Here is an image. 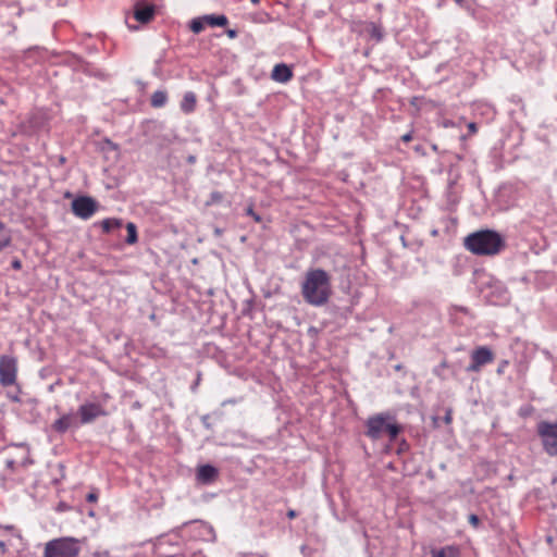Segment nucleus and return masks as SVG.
Segmentation results:
<instances>
[{
    "label": "nucleus",
    "instance_id": "f257e3e1",
    "mask_svg": "<svg viewBox=\"0 0 557 557\" xmlns=\"http://www.w3.org/2000/svg\"><path fill=\"white\" fill-rule=\"evenodd\" d=\"M332 295L331 275L323 269H309L301 283V296L304 300L313 306H324Z\"/></svg>",
    "mask_w": 557,
    "mask_h": 557
},
{
    "label": "nucleus",
    "instance_id": "f03ea898",
    "mask_svg": "<svg viewBox=\"0 0 557 557\" xmlns=\"http://www.w3.org/2000/svg\"><path fill=\"white\" fill-rule=\"evenodd\" d=\"M465 247L478 256H494L505 248V239L496 231L481 230L465 238Z\"/></svg>",
    "mask_w": 557,
    "mask_h": 557
},
{
    "label": "nucleus",
    "instance_id": "7ed1b4c3",
    "mask_svg": "<svg viewBox=\"0 0 557 557\" xmlns=\"http://www.w3.org/2000/svg\"><path fill=\"white\" fill-rule=\"evenodd\" d=\"M23 450L20 458L9 457L5 459V468L0 474V485L2 488L8 490L12 486V483L20 481L18 471L26 469L33 463L29 456V448L26 444L14 445Z\"/></svg>",
    "mask_w": 557,
    "mask_h": 557
},
{
    "label": "nucleus",
    "instance_id": "20e7f679",
    "mask_svg": "<svg viewBox=\"0 0 557 557\" xmlns=\"http://www.w3.org/2000/svg\"><path fill=\"white\" fill-rule=\"evenodd\" d=\"M82 540L63 536L45 544L42 557H77L82 550Z\"/></svg>",
    "mask_w": 557,
    "mask_h": 557
},
{
    "label": "nucleus",
    "instance_id": "39448f33",
    "mask_svg": "<svg viewBox=\"0 0 557 557\" xmlns=\"http://www.w3.org/2000/svg\"><path fill=\"white\" fill-rule=\"evenodd\" d=\"M545 453L549 456H557V422L542 421L537 424Z\"/></svg>",
    "mask_w": 557,
    "mask_h": 557
},
{
    "label": "nucleus",
    "instance_id": "423d86ee",
    "mask_svg": "<svg viewBox=\"0 0 557 557\" xmlns=\"http://www.w3.org/2000/svg\"><path fill=\"white\" fill-rule=\"evenodd\" d=\"M17 360L13 356H0V385L3 387L12 386L16 383Z\"/></svg>",
    "mask_w": 557,
    "mask_h": 557
},
{
    "label": "nucleus",
    "instance_id": "0eeeda50",
    "mask_svg": "<svg viewBox=\"0 0 557 557\" xmlns=\"http://www.w3.org/2000/svg\"><path fill=\"white\" fill-rule=\"evenodd\" d=\"M391 420H393V417L389 413H379L370 417L366 423V435L372 440L380 438L385 433Z\"/></svg>",
    "mask_w": 557,
    "mask_h": 557
},
{
    "label": "nucleus",
    "instance_id": "6e6552de",
    "mask_svg": "<svg viewBox=\"0 0 557 557\" xmlns=\"http://www.w3.org/2000/svg\"><path fill=\"white\" fill-rule=\"evenodd\" d=\"M108 414L104 407L98 403H84L78 407L77 416L81 425L92 423L100 417Z\"/></svg>",
    "mask_w": 557,
    "mask_h": 557
},
{
    "label": "nucleus",
    "instance_id": "1a4fd4ad",
    "mask_svg": "<svg viewBox=\"0 0 557 557\" xmlns=\"http://www.w3.org/2000/svg\"><path fill=\"white\" fill-rule=\"evenodd\" d=\"M71 207L76 216L87 220L95 214L98 203L89 196H79L72 201Z\"/></svg>",
    "mask_w": 557,
    "mask_h": 557
},
{
    "label": "nucleus",
    "instance_id": "9d476101",
    "mask_svg": "<svg viewBox=\"0 0 557 557\" xmlns=\"http://www.w3.org/2000/svg\"><path fill=\"white\" fill-rule=\"evenodd\" d=\"M494 360L493 351L486 346H480L472 350L471 362L467 367V372H479L481 368Z\"/></svg>",
    "mask_w": 557,
    "mask_h": 557
},
{
    "label": "nucleus",
    "instance_id": "9b49d317",
    "mask_svg": "<svg viewBox=\"0 0 557 557\" xmlns=\"http://www.w3.org/2000/svg\"><path fill=\"white\" fill-rule=\"evenodd\" d=\"M81 425L77 413L70 411L67 413H63L59 419H57L52 424L51 429L59 433L64 434L69 430H76Z\"/></svg>",
    "mask_w": 557,
    "mask_h": 557
},
{
    "label": "nucleus",
    "instance_id": "f8f14e48",
    "mask_svg": "<svg viewBox=\"0 0 557 557\" xmlns=\"http://www.w3.org/2000/svg\"><path fill=\"white\" fill-rule=\"evenodd\" d=\"M292 77H293V71L285 63L276 64L273 67L272 73H271V78L277 83H283V84L287 83L292 79Z\"/></svg>",
    "mask_w": 557,
    "mask_h": 557
},
{
    "label": "nucleus",
    "instance_id": "ddd939ff",
    "mask_svg": "<svg viewBox=\"0 0 557 557\" xmlns=\"http://www.w3.org/2000/svg\"><path fill=\"white\" fill-rule=\"evenodd\" d=\"M219 474L215 467L211 465H202L197 470V480L202 484H209L213 482Z\"/></svg>",
    "mask_w": 557,
    "mask_h": 557
},
{
    "label": "nucleus",
    "instance_id": "4468645a",
    "mask_svg": "<svg viewBox=\"0 0 557 557\" xmlns=\"http://www.w3.org/2000/svg\"><path fill=\"white\" fill-rule=\"evenodd\" d=\"M154 15V7L151 4H136L134 9V17L143 24L152 20Z\"/></svg>",
    "mask_w": 557,
    "mask_h": 557
},
{
    "label": "nucleus",
    "instance_id": "2eb2a0df",
    "mask_svg": "<svg viewBox=\"0 0 557 557\" xmlns=\"http://www.w3.org/2000/svg\"><path fill=\"white\" fill-rule=\"evenodd\" d=\"M195 530L197 531V536L202 541L212 542L215 540V533L213 528L202 521H195Z\"/></svg>",
    "mask_w": 557,
    "mask_h": 557
},
{
    "label": "nucleus",
    "instance_id": "dca6fc26",
    "mask_svg": "<svg viewBox=\"0 0 557 557\" xmlns=\"http://www.w3.org/2000/svg\"><path fill=\"white\" fill-rule=\"evenodd\" d=\"M197 97L194 91H186L181 101V110L186 113H193L196 109Z\"/></svg>",
    "mask_w": 557,
    "mask_h": 557
},
{
    "label": "nucleus",
    "instance_id": "f3484780",
    "mask_svg": "<svg viewBox=\"0 0 557 557\" xmlns=\"http://www.w3.org/2000/svg\"><path fill=\"white\" fill-rule=\"evenodd\" d=\"M431 555L432 557H458L459 548L455 545H448L440 549H432Z\"/></svg>",
    "mask_w": 557,
    "mask_h": 557
},
{
    "label": "nucleus",
    "instance_id": "a211bd4d",
    "mask_svg": "<svg viewBox=\"0 0 557 557\" xmlns=\"http://www.w3.org/2000/svg\"><path fill=\"white\" fill-rule=\"evenodd\" d=\"M12 235L11 231L7 225L0 221V251L11 245Z\"/></svg>",
    "mask_w": 557,
    "mask_h": 557
},
{
    "label": "nucleus",
    "instance_id": "6ab92c4d",
    "mask_svg": "<svg viewBox=\"0 0 557 557\" xmlns=\"http://www.w3.org/2000/svg\"><path fill=\"white\" fill-rule=\"evenodd\" d=\"M168 102V92L165 90H156L150 98V104L153 108H162Z\"/></svg>",
    "mask_w": 557,
    "mask_h": 557
},
{
    "label": "nucleus",
    "instance_id": "aec40b11",
    "mask_svg": "<svg viewBox=\"0 0 557 557\" xmlns=\"http://www.w3.org/2000/svg\"><path fill=\"white\" fill-rule=\"evenodd\" d=\"M203 18L206 20V24H208V25H210L212 27H214V26L223 27V26H225L228 23V20H227V17L224 14H221V15H215V14L203 15Z\"/></svg>",
    "mask_w": 557,
    "mask_h": 557
},
{
    "label": "nucleus",
    "instance_id": "412c9836",
    "mask_svg": "<svg viewBox=\"0 0 557 557\" xmlns=\"http://www.w3.org/2000/svg\"><path fill=\"white\" fill-rule=\"evenodd\" d=\"M101 226L104 233H110L115 228H120L122 226V220L120 219H106L101 222Z\"/></svg>",
    "mask_w": 557,
    "mask_h": 557
},
{
    "label": "nucleus",
    "instance_id": "4be33fe9",
    "mask_svg": "<svg viewBox=\"0 0 557 557\" xmlns=\"http://www.w3.org/2000/svg\"><path fill=\"white\" fill-rule=\"evenodd\" d=\"M401 431V426L398 425L395 420H391L387 428L385 429V433L388 435L389 441H395L398 434Z\"/></svg>",
    "mask_w": 557,
    "mask_h": 557
},
{
    "label": "nucleus",
    "instance_id": "5701e85b",
    "mask_svg": "<svg viewBox=\"0 0 557 557\" xmlns=\"http://www.w3.org/2000/svg\"><path fill=\"white\" fill-rule=\"evenodd\" d=\"M127 230V237L125 238V242L129 245H133L137 242V228L136 225L132 222L127 223L126 225Z\"/></svg>",
    "mask_w": 557,
    "mask_h": 557
},
{
    "label": "nucleus",
    "instance_id": "b1692460",
    "mask_svg": "<svg viewBox=\"0 0 557 557\" xmlns=\"http://www.w3.org/2000/svg\"><path fill=\"white\" fill-rule=\"evenodd\" d=\"M206 20L203 16L191 20L190 30L195 34H199L205 29Z\"/></svg>",
    "mask_w": 557,
    "mask_h": 557
},
{
    "label": "nucleus",
    "instance_id": "393cba45",
    "mask_svg": "<svg viewBox=\"0 0 557 557\" xmlns=\"http://www.w3.org/2000/svg\"><path fill=\"white\" fill-rule=\"evenodd\" d=\"M246 214L251 216L256 222H261V216L255 212L253 210V207L252 206H249L247 209H246Z\"/></svg>",
    "mask_w": 557,
    "mask_h": 557
},
{
    "label": "nucleus",
    "instance_id": "a878e982",
    "mask_svg": "<svg viewBox=\"0 0 557 557\" xmlns=\"http://www.w3.org/2000/svg\"><path fill=\"white\" fill-rule=\"evenodd\" d=\"M223 196L220 191H212L210 195V202L215 203L222 200Z\"/></svg>",
    "mask_w": 557,
    "mask_h": 557
},
{
    "label": "nucleus",
    "instance_id": "bb28decb",
    "mask_svg": "<svg viewBox=\"0 0 557 557\" xmlns=\"http://www.w3.org/2000/svg\"><path fill=\"white\" fill-rule=\"evenodd\" d=\"M469 523L474 527V528H478L479 524H480V519L476 515L472 513L469 516Z\"/></svg>",
    "mask_w": 557,
    "mask_h": 557
},
{
    "label": "nucleus",
    "instance_id": "cd10ccee",
    "mask_svg": "<svg viewBox=\"0 0 557 557\" xmlns=\"http://www.w3.org/2000/svg\"><path fill=\"white\" fill-rule=\"evenodd\" d=\"M508 366V361L507 360H503L500 361V363L498 364V368L496 370L497 374H503L504 371H505V368Z\"/></svg>",
    "mask_w": 557,
    "mask_h": 557
},
{
    "label": "nucleus",
    "instance_id": "c85d7f7f",
    "mask_svg": "<svg viewBox=\"0 0 557 557\" xmlns=\"http://www.w3.org/2000/svg\"><path fill=\"white\" fill-rule=\"evenodd\" d=\"M11 265L14 270H21L22 269V262L20 259L15 258L12 260Z\"/></svg>",
    "mask_w": 557,
    "mask_h": 557
},
{
    "label": "nucleus",
    "instance_id": "c756f323",
    "mask_svg": "<svg viewBox=\"0 0 557 557\" xmlns=\"http://www.w3.org/2000/svg\"><path fill=\"white\" fill-rule=\"evenodd\" d=\"M468 129H469L470 134H475V133H476V129H478V128H476V124H475V123H472V122H471V123H469V124H468Z\"/></svg>",
    "mask_w": 557,
    "mask_h": 557
},
{
    "label": "nucleus",
    "instance_id": "7c9ffc66",
    "mask_svg": "<svg viewBox=\"0 0 557 557\" xmlns=\"http://www.w3.org/2000/svg\"><path fill=\"white\" fill-rule=\"evenodd\" d=\"M0 550H1V554H3V555L8 553L7 543L3 541H0Z\"/></svg>",
    "mask_w": 557,
    "mask_h": 557
},
{
    "label": "nucleus",
    "instance_id": "2f4dec72",
    "mask_svg": "<svg viewBox=\"0 0 557 557\" xmlns=\"http://www.w3.org/2000/svg\"><path fill=\"white\" fill-rule=\"evenodd\" d=\"M411 139H412V135H411V133H407V134H405V135H403V136H401V140H403L404 143H409Z\"/></svg>",
    "mask_w": 557,
    "mask_h": 557
},
{
    "label": "nucleus",
    "instance_id": "473e14b6",
    "mask_svg": "<svg viewBox=\"0 0 557 557\" xmlns=\"http://www.w3.org/2000/svg\"><path fill=\"white\" fill-rule=\"evenodd\" d=\"M226 34L230 38H236L237 37V30L235 29H227Z\"/></svg>",
    "mask_w": 557,
    "mask_h": 557
},
{
    "label": "nucleus",
    "instance_id": "72a5a7b5",
    "mask_svg": "<svg viewBox=\"0 0 557 557\" xmlns=\"http://www.w3.org/2000/svg\"><path fill=\"white\" fill-rule=\"evenodd\" d=\"M86 499H87V502H89V503H94V502H96V500H97V495H96V494H94V493H90V494H88V495H87Z\"/></svg>",
    "mask_w": 557,
    "mask_h": 557
},
{
    "label": "nucleus",
    "instance_id": "f704fd0d",
    "mask_svg": "<svg viewBox=\"0 0 557 557\" xmlns=\"http://www.w3.org/2000/svg\"><path fill=\"white\" fill-rule=\"evenodd\" d=\"M95 556L96 557H109V552L108 550L97 552V553H95Z\"/></svg>",
    "mask_w": 557,
    "mask_h": 557
},
{
    "label": "nucleus",
    "instance_id": "c9c22d12",
    "mask_svg": "<svg viewBox=\"0 0 557 557\" xmlns=\"http://www.w3.org/2000/svg\"><path fill=\"white\" fill-rule=\"evenodd\" d=\"M287 517L289 519H294V518L297 517V512L294 509H290V510L287 511Z\"/></svg>",
    "mask_w": 557,
    "mask_h": 557
},
{
    "label": "nucleus",
    "instance_id": "e433bc0d",
    "mask_svg": "<svg viewBox=\"0 0 557 557\" xmlns=\"http://www.w3.org/2000/svg\"><path fill=\"white\" fill-rule=\"evenodd\" d=\"M187 161H188L189 163H195V162H196V157H195V156H189V157L187 158Z\"/></svg>",
    "mask_w": 557,
    "mask_h": 557
},
{
    "label": "nucleus",
    "instance_id": "4c0bfd02",
    "mask_svg": "<svg viewBox=\"0 0 557 557\" xmlns=\"http://www.w3.org/2000/svg\"><path fill=\"white\" fill-rule=\"evenodd\" d=\"M199 381H200V374L198 375L197 381H195V385L191 387L193 389L196 388V386L199 384Z\"/></svg>",
    "mask_w": 557,
    "mask_h": 557
},
{
    "label": "nucleus",
    "instance_id": "58836bf2",
    "mask_svg": "<svg viewBox=\"0 0 557 557\" xmlns=\"http://www.w3.org/2000/svg\"><path fill=\"white\" fill-rule=\"evenodd\" d=\"M11 399H12L13 401H20V398H18L17 396H15V395H12Z\"/></svg>",
    "mask_w": 557,
    "mask_h": 557
},
{
    "label": "nucleus",
    "instance_id": "ea45409f",
    "mask_svg": "<svg viewBox=\"0 0 557 557\" xmlns=\"http://www.w3.org/2000/svg\"><path fill=\"white\" fill-rule=\"evenodd\" d=\"M194 557H206V556H203L202 554L198 553V554H194Z\"/></svg>",
    "mask_w": 557,
    "mask_h": 557
},
{
    "label": "nucleus",
    "instance_id": "a19ab883",
    "mask_svg": "<svg viewBox=\"0 0 557 557\" xmlns=\"http://www.w3.org/2000/svg\"><path fill=\"white\" fill-rule=\"evenodd\" d=\"M13 529V525H7L5 527V530H12Z\"/></svg>",
    "mask_w": 557,
    "mask_h": 557
},
{
    "label": "nucleus",
    "instance_id": "79ce46f5",
    "mask_svg": "<svg viewBox=\"0 0 557 557\" xmlns=\"http://www.w3.org/2000/svg\"><path fill=\"white\" fill-rule=\"evenodd\" d=\"M233 401L232 400H227V401H224L223 405L225 404H232Z\"/></svg>",
    "mask_w": 557,
    "mask_h": 557
},
{
    "label": "nucleus",
    "instance_id": "37998d69",
    "mask_svg": "<svg viewBox=\"0 0 557 557\" xmlns=\"http://www.w3.org/2000/svg\"><path fill=\"white\" fill-rule=\"evenodd\" d=\"M252 3L257 4L259 0H251Z\"/></svg>",
    "mask_w": 557,
    "mask_h": 557
},
{
    "label": "nucleus",
    "instance_id": "c03bdc74",
    "mask_svg": "<svg viewBox=\"0 0 557 557\" xmlns=\"http://www.w3.org/2000/svg\"><path fill=\"white\" fill-rule=\"evenodd\" d=\"M457 2H461L462 0H456Z\"/></svg>",
    "mask_w": 557,
    "mask_h": 557
}]
</instances>
